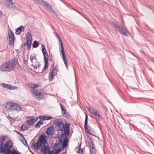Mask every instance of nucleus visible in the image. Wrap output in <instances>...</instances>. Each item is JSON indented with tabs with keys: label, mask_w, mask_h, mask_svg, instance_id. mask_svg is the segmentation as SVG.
I'll return each mask as SVG.
<instances>
[{
	"label": "nucleus",
	"mask_w": 154,
	"mask_h": 154,
	"mask_svg": "<svg viewBox=\"0 0 154 154\" xmlns=\"http://www.w3.org/2000/svg\"><path fill=\"white\" fill-rule=\"evenodd\" d=\"M16 132L19 135H20L21 137L22 138L23 137H24L23 135L21 133H20V132H18V131H16Z\"/></svg>",
	"instance_id": "obj_44"
},
{
	"label": "nucleus",
	"mask_w": 154,
	"mask_h": 154,
	"mask_svg": "<svg viewBox=\"0 0 154 154\" xmlns=\"http://www.w3.org/2000/svg\"><path fill=\"white\" fill-rule=\"evenodd\" d=\"M90 153L91 154H96L95 149L94 147V149H91V148H90Z\"/></svg>",
	"instance_id": "obj_32"
},
{
	"label": "nucleus",
	"mask_w": 154,
	"mask_h": 154,
	"mask_svg": "<svg viewBox=\"0 0 154 154\" xmlns=\"http://www.w3.org/2000/svg\"><path fill=\"white\" fill-rule=\"evenodd\" d=\"M0 152L5 153V154H9L11 151L9 149H5L3 147V143L0 142Z\"/></svg>",
	"instance_id": "obj_10"
},
{
	"label": "nucleus",
	"mask_w": 154,
	"mask_h": 154,
	"mask_svg": "<svg viewBox=\"0 0 154 154\" xmlns=\"http://www.w3.org/2000/svg\"><path fill=\"white\" fill-rule=\"evenodd\" d=\"M59 104L61 109V112H63V111H64V110H66L65 107L60 103Z\"/></svg>",
	"instance_id": "obj_34"
},
{
	"label": "nucleus",
	"mask_w": 154,
	"mask_h": 154,
	"mask_svg": "<svg viewBox=\"0 0 154 154\" xmlns=\"http://www.w3.org/2000/svg\"><path fill=\"white\" fill-rule=\"evenodd\" d=\"M24 124H23L22 126L21 127V130H26V128H24Z\"/></svg>",
	"instance_id": "obj_45"
},
{
	"label": "nucleus",
	"mask_w": 154,
	"mask_h": 154,
	"mask_svg": "<svg viewBox=\"0 0 154 154\" xmlns=\"http://www.w3.org/2000/svg\"><path fill=\"white\" fill-rule=\"evenodd\" d=\"M61 154H66V151L65 152H63Z\"/></svg>",
	"instance_id": "obj_49"
},
{
	"label": "nucleus",
	"mask_w": 154,
	"mask_h": 154,
	"mask_svg": "<svg viewBox=\"0 0 154 154\" xmlns=\"http://www.w3.org/2000/svg\"><path fill=\"white\" fill-rule=\"evenodd\" d=\"M46 135L44 133H42L40 136L37 141L35 143H33L32 146L37 149H39L42 145L47 143V140L46 138Z\"/></svg>",
	"instance_id": "obj_4"
},
{
	"label": "nucleus",
	"mask_w": 154,
	"mask_h": 154,
	"mask_svg": "<svg viewBox=\"0 0 154 154\" xmlns=\"http://www.w3.org/2000/svg\"><path fill=\"white\" fill-rule=\"evenodd\" d=\"M26 43H25L24 44V46H25V45H26Z\"/></svg>",
	"instance_id": "obj_51"
},
{
	"label": "nucleus",
	"mask_w": 154,
	"mask_h": 154,
	"mask_svg": "<svg viewBox=\"0 0 154 154\" xmlns=\"http://www.w3.org/2000/svg\"><path fill=\"white\" fill-rule=\"evenodd\" d=\"M54 14H55V15H56V16H57V14L56 13V12L54 13Z\"/></svg>",
	"instance_id": "obj_50"
},
{
	"label": "nucleus",
	"mask_w": 154,
	"mask_h": 154,
	"mask_svg": "<svg viewBox=\"0 0 154 154\" xmlns=\"http://www.w3.org/2000/svg\"><path fill=\"white\" fill-rule=\"evenodd\" d=\"M57 37L59 39V43L60 44V51L62 53V58L64 62L65 66L67 69H68V64L67 63V61L66 59V57L65 55V53L64 52V48L63 46V43L60 36L57 35Z\"/></svg>",
	"instance_id": "obj_7"
},
{
	"label": "nucleus",
	"mask_w": 154,
	"mask_h": 154,
	"mask_svg": "<svg viewBox=\"0 0 154 154\" xmlns=\"http://www.w3.org/2000/svg\"><path fill=\"white\" fill-rule=\"evenodd\" d=\"M37 1L39 2V4L44 7H45L47 8L51 9V5L48 2L41 0H37Z\"/></svg>",
	"instance_id": "obj_11"
},
{
	"label": "nucleus",
	"mask_w": 154,
	"mask_h": 154,
	"mask_svg": "<svg viewBox=\"0 0 154 154\" xmlns=\"http://www.w3.org/2000/svg\"><path fill=\"white\" fill-rule=\"evenodd\" d=\"M50 9V11L52 12H53L54 14L55 13V11H54V9H52V6H51V9Z\"/></svg>",
	"instance_id": "obj_47"
},
{
	"label": "nucleus",
	"mask_w": 154,
	"mask_h": 154,
	"mask_svg": "<svg viewBox=\"0 0 154 154\" xmlns=\"http://www.w3.org/2000/svg\"><path fill=\"white\" fill-rule=\"evenodd\" d=\"M31 45V44H27V46L28 47V49H30Z\"/></svg>",
	"instance_id": "obj_46"
},
{
	"label": "nucleus",
	"mask_w": 154,
	"mask_h": 154,
	"mask_svg": "<svg viewBox=\"0 0 154 154\" xmlns=\"http://www.w3.org/2000/svg\"><path fill=\"white\" fill-rule=\"evenodd\" d=\"M12 154H17L18 153L17 152L15 149H13L12 150Z\"/></svg>",
	"instance_id": "obj_41"
},
{
	"label": "nucleus",
	"mask_w": 154,
	"mask_h": 154,
	"mask_svg": "<svg viewBox=\"0 0 154 154\" xmlns=\"http://www.w3.org/2000/svg\"><path fill=\"white\" fill-rule=\"evenodd\" d=\"M8 45L11 46L14 44V33L12 32L11 29L8 32Z\"/></svg>",
	"instance_id": "obj_9"
},
{
	"label": "nucleus",
	"mask_w": 154,
	"mask_h": 154,
	"mask_svg": "<svg viewBox=\"0 0 154 154\" xmlns=\"http://www.w3.org/2000/svg\"><path fill=\"white\" fill-rule=\"evenodd\" d=\"M39 43L36 41H34L33 42L32 47L33 48H36L38 47Z\"/></svg>",
	"instance_id": "obj_26"
},
{
	"label": "nucleus",
	"mask_w": 154,
	"mask_h": 154,
	"mask_svg": "<svg viewBox=\"0 0 154 154\" xmlns=\"http://www.w3.org/2000/svg\"><path fill=\"white\" fill-rule=\"evenodd\" d=\"M1 85L2 87L5 88H7L9 89H12L11 85L8 84H7L5 83H3Z\"/></svg>",
	"instance_id": "obj_20"
},
{
	"label": "nucleus",
	"mask_w": 154,
	"mask_h": 154,
	"mask_svg": "<svg viewBox=\"0 0 154 154\" xmlns=\"http://www.w3.org/2000/svg\"><path fill=\"white\" fill-rule=\"evenodd\" d=\"M13 146V143L11 140H9L4 145V148L5 149H9L11 148Z\"/></svg>",
	"instance_id": "obj_13"
},
{
	"label": "nucleus",
	"mask_w": 154,
	"mask_h": 154,
	"mask_svg": "<svg viewBox=\"0 0 154 154\" xmlns=\"http://www.w3.org/2000/svg\"><path fill=\"white\" fill-rule=\"evenodd\" d=\"M111 25L112 27L117 29L120 33L124 35L128 36L130 35L128 31L125 28L120 26L119 24H116L112 22L111 23Z\"/></svg>",
	"instance_id": "obj_5"
},
{
	"label": "nucleus",
	"mask_w": 154,
	"mask_h": 154,
	"mask_svg": "<svg viewBox=\"0 0 154 154\" xmlns=\"http://www.w3.org/2000/svg\"><path fill=\"white\" fill-rule=\"evenodd\" d=\"M49 146H46L45 145H43L41 148V151L43 152L44 154H47L48 151H49Z\"/></svg>",
	"instance_id": "obj_14"
},
{
	"label": "nucleus",
	"mask_w": 154,
	"mask_h": 154,
	"mask_svg": "<svg viewBox=\"0 0 154 154\" xmlns=\"http://www.w3.org/2000/svg\"><path fill=\"white\" fill-rule=\"evenodd\" d=\"M16 106L17 107L16 108V110L17 111H21V109H22V108L20 106L18 105H17V106Z\"/></svg>",
	"instance_id": "obj_35"
},
{
	"label": "nucleus",
	"mask_w": 154,
	"mask_h": 154,
	"mask_svg": "<svg viewBox=\"0 0 154 154\" xmlns=\"http://www.w3.org/2000/svg\"><path fill=\"white\" fill-rule=\"evenodd\" d=\"M41 117H42L43 118V119L44 120H49L51 119L52 118V117L51 116H39L40 119H41Z\"/></svg>",
	"instance_id": "obj_24"
},
{
	"label": "nucleus",
	"mask_w": 154,
	"mask_h": 154,
	"mask_svg": "<svg viewBox=\"0 0 154 154\" xmlns=\"http://www.w3.org/2000/svg\"><path fill=\"white\" fill-rule=\"evenodd\" d=\"M58 70L57 64H55L54 61H53L49 75V80L50 81L53 80L54 76L57 74V72Z\"/></svg>",
	"instance_id": "obj_6"
},
{
	"label": "nucleus",
	"mask_w": 154,
	"mask_h": 154,
	"mask_svg": "<svg viewBox=\"0 0 154 154\" xmlns=\"http://www.w3.org/2000/svg\"><path fill=\"white\" fill-rule=\"evenodd\" d=\"M21 142L26 146H28L27 142L25 139V138L24 137L21 140Z\"/></svg>",
	"instance_id": "obj_23"
},
{
	"label": "nucleus",
	"mask_w": 154,
	"mask_h": 154,
	"mask_svg": "<svg viewBox=\"0 0 154 154\" xmlns=\"http://www.w3.org/2000/svg\"><path fill=\"white\" fill-rule=\"evenodd\" d=\"M80 146H79V148L76 147L75 148L76 149H78V152L80 154H83V149H80Z\"/></svg>",
	"instance_id": "obj_30"
},
{
	"label": "nucleus",
	"mask_w": 154,
	"mask_h": 154,
	"mask_svg": "<svg viewBox=\"0 0 154 154\" xmlns=\"http://www.w3.org/2000/svg\"><path fill=\"white\" fill-rule=\"evenodd\" d=\"M48 58L50 61H51L53 59V57L51 54H50L48 57Z\"/></svg>",
	"instance_id": "obj_39"
},
{
	"label": "nucleus",
	"mask_w": 154,
	"mask_h": 154,
	"mask_svg": "<svg viewBox=\"0 0 154 154\" xmlns=\"http://www.w3.org/2000/svg\"><path fill=\"white\" fill-rule=\"evenodd\" d=\"M7 118L9 120L11 123V122H12L13 121V119L10 116H7Z\"/></svg>",
	"instance_id": "obj_38"
},
{
	"label": "nucleus",
	"mask_w": 154,
	"mask_h": 154,
	"mask_svg": "<svg viewBox=\"0 0 154 154\" xmlns=\"http://www.w3.org/2000/svg\"><path fill=\"white\" fill-rule=\"evenodd\" d=\"M88 110L90 112L91 114H92L94 115H97V110L94 109H92L90 107L88 108Z\"/></svg>",
	"instance_id": "obj_19"
},
{
	"label": "nucleus",
	"mask_w": 154,
	"mask_h": 154,
	"mask_svg": "<svg viewBox=\"0 0 154 154\" xmlns=\"http://www.w3.org/2000/svg\"><path fill=\"white\" fill-rule=\"evenodd\" d=\"M42 51L44 55V58L45 61V64L44 66V68L42 72H44L46 71V69L48 68V54L46 49L42 50Z\"/></svg>",
	"instance_id": "obj_8"
},
{
	"label": "nucleus",
	"mask_w": 154,
	"mask_h": 154,
	"mask_svg": "<svg viewBox=\"0 0 154 154\" xmlns=\"http://www.w3.org/2000/svg\"><path fill=\"white\" fill-rule=\"evenodd\" d=\"M86 116L85 118V125H84V128H85V131L88 132V133L91 135H92L93 136L96 137V136L92 134L91 133V130H89V129L88 128L87 124H88V116L87 114L86 113Z\"/></svg>",
	"instance_id": "obj_12"
},
{
	"label": "nucleus",
	"mask_w": 154,
	"mask_h": 154,
	"mask_svg": "<svg viewBox=\"0 0 154 154\" xmlns=\"http://www.w3.org/2000/svg\"><path fill=\"white\" fill-rule=\"evenodd\" d=\"M32 154H35L34 153H33L32 152Z\"/></svg>",
	"instance_id": "obj_53"
},
{
	"label": "nucleus",
	"mask_w": 154,
	"mask_h": 154,
	"mask_svg": "<svg viewBox=\"0 0 154 154\" xmlns=\"http://www.w3.org/2000/svg\"><path fill=\"white\" fill-rule=\"evenodd\" d=\"M63 116L66 117H70V115L68 113L66 112V110H64V111H63V112H61Z\"/></svg>",
	"instance_id": "obj_25"
},
{
	"label": "nucleus",
	"mask_w": 154,
	"mask_h": 154,
	"mask_svg": "<svg viewBox=\"0 0 154 154\" xmlns=\"http://www.w3.org/2000/svg\"><path fill=\"white\" fill-rule=\"evenodd\" d=\"M29 118L30 119L31 122L32 123H33V124L38 119L37 117H35L33 116H30L29 117Z\"/></svg>",
	"instance_id": "obj_21"
},
{
	"label": "nucleus",
	"mask_w": 154,
	"mask_h": 154,
	"mask_svg": "<svg viewBox=\"0 0 154 154\" xmlns=\"http://www.w3.org/2000/svg\"><path fill=\"white\" fill-rule=\"evenodd\" d=\"M5 5L8 7L12 8L13 3L12 0H4Z\"/></svg>",
	"instance_id": "obj_16"
},
{
	"label": "nucleus",
	"mask_w": 154,
	"mask_h": 154,
	"mask_svg": "<svg viewBox=\"0 0 154 154\" xmlns=\"http://www.w3.org/2000/svg\"><path fill=\"white\" fill-rule=\"evenodd\" d=\"M12 104V103L11 102H8L7 103L6 106V107L8 109H11V105Z\"/></svg>",
	"instance_id": "obj_27"
},
{
	"label": "nucleus",
	"mask_w": 154,
	"mask_h": 154,
	"mask_svg": "<svg viewBox=\"0 0 154 154\" xmlns=\"http://www.w3.org/2000/svg\"><path fill=\"white\" fill-rule=\"evenodd\" d=\"M64 138H62V141L60 142L58 139V140L60 142L57 143H56L54 146V149L55 151L54 154H57L59 153L60 151L63 149L65 147H66L68 143V140L67 138L64 137Z\"/></svg>",
	"instance_id": "obj_3"
},
{
	"label": "nucleus",
	"mask_w": 154,
	"mask_h": 154,
	"mask_svg": "<svg viewBox=\"0 0 154 154\" xmlns=\"http://www.w3.org/2000/svg\"><path fill=\"white\" fill-rule=\"evenodd\" d=\"M33 94L37 96H38L41 94L40 90H34L32 92Z\"/></svg>",
	"instance_id": "obj_22"
},
{
	"label": "nucleus",
	"mask_w": 154,
	"mask_h": 154,
	"mask_svg": "<svg viewBox=\"0 0 154 154\" xmlns=\"http://www.w3.org/2000/svg\"><path fill=\"white\" fill-rule=\"evenodd\" d=\"M87 138L88 140V142L89 146L91 148L94 149V144L93 140L88 136H87Z\"/></svg>",
	"instance_id": "obj_15"
},
{
	"label": "nucleus",
	"mask_w": 154,
	"mask_h": 154,
	"mask_svg": "<svg viewBox=\"0 0 154 154\" xmlns=\"http://www.w3.org/2000/svg\"><path fill=\"white\" fill-rule=\"evenodd\" d=\"M43 124L42 122H41V120L39 121L35 125V127L36 128H38V127H40L41 125Z\"/></svg>",
	"instance_id": "obj_31"
},
{
	"label": "nucleus",
	"mask_w": 154,
	"mask_h": 154,
	"mask_svg": "<svg viewBox=\"0 0 154 154\" xmlns=\"http://www.w3.org/2000/svg\"><path fill=\"white\" fill-rule=\"evenodd\" d=\"M47 154H54V153H53V150H50L49 149V151H48Z\"/></svg>",
	"instance_id": "obj_42"
},
{
	"label": "nucleus",
	"mask_w": 154,
	"mask_h": 154,
	"mask_svg": "<svg viewBox=\"0 0 154 154\" xmlns=\"http://www.w3.org/2000/svg\"><path fill=\"white\" fill-rule=\"evenodd\" d=\"M34 86H35V87H37V85H36L35 86V85H34Z\"/></svg>",
	"instance_id": "obj_52"
},
{
	"label": "nucleus",
	"mask_w": 154,
	"mask_h": 154,
	"mask_svg": "<svg viewBox=\"0 0 154 154\" xmlns=\"http://www.w3.org/2000/svg\"><path fill=\"white\" fill-rule=\"evenodd\" d=\"M17 104H16L12 103V104L11 105V109H12V110H16L17 107L16 106H17Z\"/></svg>",
	"instance_id": "obj_33"
},
{
	"label": "nucleus",
	"mask_w": 154,
	"mask_h": 154,
	"mask_svg": "<svg viewBox=\"0 0 154 154\" xmlns=\"http://www.w3.org/2000/svg\"><path fill=\"white\" fill-rule=\"evenodd\" d=\"M26 122L29 125L32 126L33 125V123H32L30 119L26 120Z\"/></svg>",
	"instance_id": "obj_36"
},
{
	"label": "nucleus",
	"mask_w": 154,
	"mask_h": 154,
	"mask_svg": "<svg viewBox=\"0 0 154 154\" xmlns=\"http://www.w3.org/2000/svg\"><path fill=\"white\" fill-rule=\"evenodd\" d=\"M24 128H26V129H27L29 127V126L27 124H26L25 125L24 124Z\"/></svg>",
	"instance_id": "obj_43"
},
{
	"label": "nucleus",
	"mask_w": 154,
	"mask_h": 154,
	"mask_svg": "<svg viewBox=\"0 0 154 154\" xmlns=\"http://www.w3.org/2000/svg\"><path fill=\"white\" fill-rule=\"evenodd\" d=\"M17 154H19V153H18Z\"/></svg>",
	"instance_id": "obj_54"
},
{
	"label": "nucleus",
	"mask_w": 154,
	"mask_h": 154,
	"mask_svg": "<svg viewBox=\"0 0 154 154\" xmlns=\"http://www.w3.org/2000/svg\"><path fill=\"white\" fill-rule=\"evenodd\" d=\"M26 36V39H29L30 40V39H31V40L32 39V34L30 32H28L27 33Z\"/></svg>",
	"instance_id": "obj_28"
},
{
	"label": "nucleus",
	"mask_w": 154,
	"mask_h": 154,
	"mask_svg": "<svg viewBox=\"0 0 154 154\" xmlns=\"http://www.w3.org/2000/svg\"><path fill=\"white\" fill-rule=\"evenodd\" d=\"M26 43L27 44H31L32 43V40H30L29 39H26Z\"/></svg>",
	"instance_id": "obj_40"
},
{
	"label": "nucleus",
	"mask_w": 154,
	"mask_h": 154,
	"mask_svg": "<svg viewBox=\"0 0 154 154\" xmlns=\"http://www.w3.org/2000/svg\"><path fill=\"white\" fill-rule=\"evenodd\" d=\"M54 130V127L53 126H51L48 128L46 133L48 135L52 134V131Z\"/></svg>",
	"instance_id": "obj_18"
},
{
	"label": "nucleus",
	"mask_w": 154,
	"mask_h": 154,
	"mask_svg": "<svg viewBox=\"0 0 154 154\" xmlns=\"http://www.w3.org/2000/svg\"><path fill=\"white\" fill-rule=\"evenodd\" d=\"M42 50L45 49V46L43 44L42 45Z\"/></svg>",
	"instance_id": "obj_48"
},
{
	"label": "nucleus",
	"mask_w": 154,
	"mask_h": 154,
	"mask_svg": "<svg viewBox=\"0 0 154 154\" xmlns=\"http://www.w3.org/2000/svg\"><path fill=\"white\" fill-rule=\"evenodd\" d=\"M95 115L97 116L96 117V118L97 119L99 120H100L101 119V116L99 114V113H97V115Z\"/></svg>",
	"instance_id": "obj_37"
},
{
	"label": "nucleus",
	"mask_w": 154,
	"mask_h": 154,
	"mask_svg": "<svg viewBox=\"0 0 154 154\" xmlns=\"http://www.w3.org/2000/svg\"><path fill=\"white\" fill-rule=\"evenodd\" d=\"M25 30L24 27L21 26L17 28L16 31L15 33L17 35H19L21 31H23Z\"/></svg>",
	"instance_id": "obj_17"
},
{
	"label": "nucleus",
	"mask_w": 154,
	"mask_h": 154,
	"mask_svg": "<svg viewBox=\"0 0 154 154\" xmlns=\"http://www.w3.org/2000/svg\"><path fill=\"white\" fill-rule=\"evenodd\" d=\"M53 123L55 126L56 129L58 131H64V133L60 135L58 139L60 142H62V138L63 137L66 139L70 131V124L68 123L64 124L63 120L61 119H57L54 120Z\"/></svg>",
	"instance_id": "obj_1"
},
{
	"label": "nucleus",
	"mask_w": 154,
	"mask_h": 154,
	"mask_svg": "<svg viewBox=\"0 0 154 154\" xmlns=\"http://www.w3.org/2000/svg\"><path fill=\"white\" fill-rule=\"evenodd\" d=\"M36 55L35 54L33 53L32 54L30 57V60L32 62V60L36 59Z\"/></svg>",
	"instance_id": "obj_29"
},
{
	"label": "nucleus",
	"mask_w": 154,
	"mask_h": 154,
	"mask_svg": "<svg viewBox=\"0 0 154 154\" xmlns=\"http://www.w3.org/2000/svg\"><path fill=\"white\" fill-rule=\"evenodd\" d=\"M17 63L15 59H13L4 63L0 66V70L2 72H9L15 67Z\"/></svg>",
	"instance_id": "obj_2"
}]
</instances>
